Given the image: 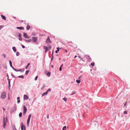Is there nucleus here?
I'll return each mask as SVG.
<instances>
[{
    "label": "nucleus",
    "instance_id": "nucleus-17",
    "mask_svg": "<svg viewBox=\"0 0 130 130\" xmlns=\"http://www.w3.org/2000/svg\"><path fill=\"white\" fill-rule=\"evenodd\" d=\"M47 93L48 92L46 91V92L43 93L42 94V96H43L45 95H46L47 94Z\"/></svg>",
    "mask_w": 130,
    "mask_h": 130
},
{
    "label": "nucleus",
    "instance_id": "nucleus-33",
    "mask_svg": "<svg viewBox=\"0 0 130 130\" xmlns=\"http://www.w3.org/2000/svg\"><path fill=\"white\" fill-rule=\"evenodd\" d=\"M127 111H124L123 113L124 114H127Z\"/></svg>",
    "mask_w": 130,
    "mask_h": 130
},
{
    "label": "nucleus",
    "instance_id": "nucleus-34",
    "mask_svg": "<svg viewBox=\"0 0 130 130\" xmlns=\"http://www.w3.org/2000/svg\"><path fill=\"white\" fill-rule=\"evenodd\" d=\"M2 56L4 57V58H5L6 57V55L5 54H3L2 55Z\"/></svg>",
    "mask_w": 130,
    "mask_h": 130
},
{
    "label": "nucleus",
    "instance_id": "nucleus-36",
    "mask_svg": "<svg viewBox=\"0 0 130 130\" xmlns=\"http://www.w3.org/2000/svg\"><path fill=\"white\" fill-rule=\"evenodd\" d=\"M38 76H36V77H35V80H37V79Z\"/></svg>",
    "mask_w": 130,
    "mask_h": 130
},
{
    "label": "nucleus",
    "instance_id": "nucleus-30",
    "mask_svg": "<svg viewBox=\"0 0 130 130\" xmlns=\"http://www.w3.org/2000/svg\"><path fill=\"white\" fill-rule=\"evenodd\" d=\"M16 55L17 56H18L19 55V53L18 52H17Z\"/></svg>",
    "mask_w": 130,
    "mask_h": 130
},
{
    "label": "nucleus",
    "instance_id": "nucleus-50",
    "mask_svg": "<svg viewBox=\"0 0 130 130\" xmlns=\"http://www.w3.org/2000/svg\"><path fill=\"white\" fill-rule=\"evenodd\" d=\"M78 57L80 58H81L80 56H78Z\"/></svg>",
    "mask_w": 130,
    "mask_h": 130
},
{
    "label": "nucleus",
    "instance_id": "nucleus-7",
    "mask_svg": "<svg viewBox=\"0 0 130 130\" xmlns=\"http://www.w3.org/2000/svg\"><path fill=\"white\" fill-rule=\"evenodd\" d=\"M37 38H36L35 37H34L32 38V41L34 42H35L37 41Z\"/></svg>",
    "mask_w": 130,
    "mask_h": 130
},
{
    "label": "nucleus",
    "instance_id": "nucleus-8",
    "mask_svg": "<svg viewBox=\"0 0 130 130\" xmlns=\"http://www.w3.org/2000/svg\"><path fill=\"white\" fill-rule=\"evenodd\" d=\"M23 36L24 37L27 39H29L30 38V37L27 35L26 33H24Z\"/></svg>",
    "mask_w": 130,
    "mask_h": 130
},
{
    "label": "nucleus",
    "instance_id": "nucleus-26",
    "mask_svg": "<svg viewBox=\"0 0 130 130\" xmlns=\"http://www.w3.org/2000/svg\"><path fill=\"white\" fill-rule=\"evenodd\" d=\"M30 65V63H28V64L27 65V66L26 67V69H27L28 68V67L29 66V65Z\"/></svg>",
    "mask_w": 130,
    "mask_h": 130
},
{
    "label": "nucleus",
    "instance_id": "nucleus-53",
    "mask_svg": "<svg viewBox=\"0 0 130 130\" xmlns=\"http://www.w3.org/2000/svg\"><path fill=\"white\" fill-rule=\"evenodd\" d=\"M51 67H52V68H53V66L52 65L51 66Z\"/></svg>",
    "mask_w": 130,
    "mask_h": 130
},
{
    "label": "nucleus",
    "instance_id": "nucleus-43",
    "mask_svg": "<svg viewBox=\"0 0 130 130\" xmlns=\"http://www.w3.org/2000/svg\"><path fill=\"white\" fill-rule=\"evenodd\" d=\"M22 47L23 48H24L25 47L23 45H22Z\"/></svg>",
    "mask_w": 130,
    "mask_h": 130
},
{
    "label": "nucleus",
    "instance_id": "nucleus-39",
    "mask_svg": "<svg viewBox=\"0 0 130 130\" xmlns=\"http://www.w3.org/2000/svg\"><path fill=\"white\" fill-rule=\"evenodd\" d=\"M3 27V26L1 25L0 26V30L1 29V28H2Z\"/></svg>",
    "mask_w": 130,
    "mask_h": 130
},
{
    "label": "nucleus",
    "instance_id": "nucleus-5",
    "mask_svg": "<svg viewBox=\"0 0 130 130\" xmlns=\"http://www.w3.org/2000/svg\"><path fill=\"white\" fill-rule=\"evenodd\" d=\"M85 56L87 59H88L89 61H91V59L89 55H85Z\"/></svg>",
    "mask_w": 130,
    "mask_h": 130
},
{
    "label": "nucleus",
    "instance_id": "nucleus-1",
    "mask_svg": "<svg viewBox=\"0 0 130 130\" xmlns=\"http://www.w3.org/2000/svg\"><path fill=\"white\" fill-rule=\"evenodd\" d=\"M7 122V118L6 117L5 118H3V127L5 128V127L6 123Z\"/></svg>",
    "mask_w": 130,
    "mask_h": 130
},
{
    "label": "nucleus",
    "instance_id": "nucleus-45",
    "mask_svg": "<svg viewBox=\"0 0 130 130\" xmlns=\"http://www.w3.org/2000/svg\"><path fill=\"white\" fill-rule=\"evenodd\" d=\"M75 92L74 93H73V94H71V95H73V94H75Z\"/></svg>",
    "mask_w": 130,
    "mask_h": 130
},
{
    "label": "nucleus",
    "instance_id": "nucleus-38",
    "mask_svg": "<svg viewBox=\"0 0 130 130\" xmlns=\"http://www.w3.org/2000/svg\"><path fill=\"white\" fill-rule=\"evenodd\" d=\"M8 84H10V80L9 79H8Z\"/></svg>",
    "mask_w": 130,
    "mask_h": 130
},
{
    "label": "nucleus",
    "instance_id": "nucleus-41",
    "mask_svg": "<svg viewBox=\"0 0 130 130\" xmlns=\"http://www.w3.org/2000/svg\"><path fill=\"white\" fill-rule=\"evenodd\" d=\"M20 102V100H18L17 101V102L18 103Z\"/></svg>",
    "mask_w": 130,
    "mask_h": 130
},
{
    "label": "nucleus",
    "instance_id": "nucleus-22",
    "mask_svg": "<svg viewBox=\"0 0 130 130\" xmlns=\"http://www.w3.org/2000/svg\"><path fill=\"white\" fill-rule=\"evenodd\" d=\"M9 64H10V67H12V62H11V60H10L9 61Z\"/></svg>",
    "mask_w": 130,
    "mask_h": 130
},
{
    "label": "nucleus",
    "instance_id": "nucleus-54",
    "mask_svg": "<svg viewBox=\"0 0 130 130\" xmlns=\"http://www.w3.org/2000/svg\"><path fill=\"white\" fill-rule=\"evenodd\" d=\"M76 48L77 47V46L76 45Z\"/></svg>",
    "mask_w": 130,
    "mask_h": 130
},
{
    "label": "nucleus",
    "instance_id": "nucleus-23",
    "mask_svg": "<svg viewBox=\"0 0 130 130\" xmlns=\"http://www.w3.org/2000/svg\"><path fill=\"white\" fill-rule=\"evenodd\" d=\"M51 75L50 73L49 72L47 73L46 74L48 76H49Z\"/></svg>",
    "mask_w": 130,
    "mask_h": 130
},
{
    "label": "nucleus",
    "instance_id": "nucleus-55",
    "mask_svg": "<svg viewBox=\"0 0 130 130\" xmlns=\"http://www.w3.org/2000/svg\"><path fill=\"white\" fill-rule=\"evenodd\" d=\"M66 52H67V50H66Z\"/></svg>",
    "mask_w": 130,
    "mask_h": 130
},
{
    "label": "nucleus",
    "instance_id": "nucleus-10",
    "mask_svg": "<svg viewBox=\"0 0 130 130\" xmlns=\"http://www.w3.org/2000/svg\"><path fill=\"white\" fill-rule=\"evenodd\" d=\"M28 97L27 95H24V98L26 100H27L28 99Z\"/></svg>",
    "mask_w": 130,
    "mask_h": 130
},
{
    "label": "nucleus",
    "instance_id": "nucleus-29",
    "mask_svg": "<svg viewBox=\"0 0 130 130\" xmlns=\"http://www.w3.org/2000/svg\"><path fill=\"white\" fill-rule=\"evenodd\" d=\"M22 113L21 112L19 114V116L20 117H22Z\"/></svg>",
    "mask_w": 130,
    "mask_h": 130
},
{
    "label": "nucleus",
    "instance_id": "nucleus-52",
    "mask_svg": "<svg viewBox=\"0 0 130 130\" xmlns=\"http://www.w3.org/2000/svg\"><path fill=\"white\" fill-rule=\"evenodd\" d=\"M63 64H62L61 65V67H62L63 66Z\"/></svg>",
    "mask_w": 130,
    "mask_h": 130
},
{
    "label": "nucleus",
    "instance_id": "nucleus-19",
    "mask_svg": "<svg viewBox=\"0 0 130 130\" xmlns=\"http://www.w3.org/2000/svg\"><path fill=\"white\" fill-rule=\"evenodd\" d=\"M29 71L28 70H27L25 72V74L26 75L28 74V73L29 72Z\"/></svg>",
    "mask_w": 130,
    "mask_h": 130
},
{
    "label": "nucleus",
    "instance_id": "nucleus-47",
    "mask_svg": "<svg viewBox=\"0 0 130 130\" xmlns=\"http://www.w3.org/2000/svg\"><path fill=\"white\" fill-rule=\"evenodd\" d=\"M77 56L76 55V56H75V57H74V58H75L77 57Z\"/></svg>",
    "mask_w": 130,
    "mask_h": 130
},
{
    "label": "nucleus",
    "instance_id": "nucleus-40",
    "mask_svg": "<svg viewBox=\"0 0 130 130\" xmlns=\"http://www.w3.org/2000/svg\"><path fill=\"white\" fill-rule=\"evenodd\" d=\"M61 66H60V68H59V70L60 71H61V70H62V68H61Z\"/></svg>",
    "mask_w": 130,
    "mask_h": 130
},
{
    "label": "nucleus",
    "instance_id": "nucleus-2",
    "mask_svg": "<svg viewBox=\"0 0 130 130\" xmlns=\"http://www.w3.org/2000/svg\"><path fill=\"white\" fill-rule=\"evenodd\" d=\"M6 97V93L5 92H3L1 95V97L2 99H4Z\"/></svg>",
    "mask_w": 130,
    "mask_h": 130
},
{
    "label": "nucleus",
    "instance_id": "nucleus-15",
    "mask_svg": "<svg viewBox=\"0 0 130 130\" xmlns=\"http://www.w3.org/2000/svg\"><path fill=\"white\" fill-rule=\"evenodd\" d=\"M25 41L27 42H30L31 41V39L29 40H25Z\"/></svg>",
    "mask_w": 130,
    "mask_h": 130
},
{
    "label": "nucleus",
    "instance_id": "nucleus-35",
    "mask_svg": "<svg viewBox=\"0 0 130 130\" xmlns=\"http://www.w3.org/2000/svg\"><path fill=\"white\" fill-rule=\"evenodd\" d=\"M51 46L50 45L49 46V47H48V50H50V49H51Z\"/></svg>",
    "mask_w": 130,
    "mask_h": 130
},
{
    "label": "nucleus",
    "instance_id": "nucleus-18",
    "mask_svg": "<svg viewBox=\"0 0 130 130\" xmlns=\"http://www.w3.org/2000/svg\"><path fill=\"white\" fill-rule=\"evenodd\" d=\"M30 28V26L29 25H28L26 27V29L27 30H29Z\"/></svg>",
    "mask_w": 130,
    "mask_h": 130
},
{
    "label": "nucleus",
    "instance_id": "nucleus-21",
    "mask_svg": "<svg viewBox=\"0 0 130 130\" xmlns=\"http://www.w3.org/2000/svg\"><path fill=\"white\" fill-rule=\"evenodd\" d=\"M59 51V47L57 48V50H56L55 51L56 53H58V52Z\"/></svg>",
    "mask_w": 130,
    "mask_h": 130
},
{
    "label": "nucleus",
    "instance_id": "nucleus-42",
    "mask_svg": "<svg viewBox=\"0 0 130 130\" xmlns=\"http://www.w3.org/2000/svg\"><path fill=\"white\" fill-rule=\"evenodd\" d=\"M83 61H84V60H83V58H80Z\"/></svg>",
    "mask_w": 130,
    "mask_h": 130
},
{
    "label": "nucleus",
    "instance_id": "nucleus-16",
    "mask_svg": "<svg viewBox=\"0 0 130 130\" xmlns=\"http://www.w3.org/2000/svg\"><path fill=\"white\" fill-rule=\"evenodd\" d=\"M12 49L14 52H15L16 51V49L15 47H12Z\"/></svg>",
    "mask_w": 130,
    "mask_h": 130
},
{
    "label": "nucleus",
    "instance_id": "nucleus-11",
    "mask_svg": "<svg viewBox=\"0 0 130 130\" xmlns=\"http://www.w3.org/2000/svg\"><path fill=\"white\" fill-rule=\"evenodd\" d=\"M16 28L18 29L22 30L24 28L23 27H17Z\"/></svg>",
    "mask_w": 130,
    "mask_h": 130
},
{
    "label": "nucleus",
    "instance_id": "nucleus-3",
    "mask_svg": "<svg viewBox=\"0 0 130 130\" xmlns=\"http://www.w3.org/2000/svg\"><path fill=\"white\" fill-rule=\"evenodd\" d=\"M31 116V114H30L29 115V117L28 118L27 121V126H28L29 125L30 118Z\"/></svg>",
    "mask_w": 130,
    "mask_h": 130
},
{
    "label": "nucleus",
    "instance_id": "nucleus-6",
    "mask_svg": "<svg viewBox=\"0 0 130 130\" xmlns=\"http://www.w3.org/2000/svg\"><path fill=\"white\" fill-rule=\"evenodd\" d=\"M46 42L47 43H49L51 42L49 36L48 37V38L46 39Z\"/></svg>",
    "mask_w": 130,
    "mask_h": 130
},
{
    "label": "nucleus",
    "instance_id": "nucleus-20",
    "mask_svg": "<svg viewBox=\"0 0 130 130\" xmlns=\"http://www.w3.org/2000/svg\"><path fill=\"white\" fill-rule=\"evenodd\" d=\"M12 126L13 127V130H17L15 128V126L14 125H13Z\"/></svg>",
    "mask_w": 130,
    "mask_h": 130
},
{
    "label": "nucleus",
    "instance_id": "nucleus-9",
    "mask_svg": "<svg viewBox=\"0 0 130 130\" xmlns=\"http://www.w3.org/2000/svg\"><path fill=\"white\" fill-rule=\"evenodd\" d=\"M25 129L26 128L25 126L23 125V124H22L21 127V130H25Z\"/></svg>",
    "mask_w": 130,
    "mask_h": 130
},
{
    "label": "nucleus",
    "instance_id": "nucleus-4",
    "mask_svg": "<svg viewBox=\"0 0 130 130\" xmlns=\"http://www.w3.org/2000/svg\"><path fill=\"white\" fill-rule=\"evenodd\" d=\"M27 109L26 107L25 106H23V114L24 115H25L26 112L27 111Z\"/></svg>",
    "mask_w": 130,
    "mask_h": 130
},
{
    "label": "nucleus",
    "instance_id": "nucleus-51",
    "mask_svg": "<svg viewBox=\"0 0 130 130\" xmlns=\"http://www.w3.org/2000/svg\"><path fill=\"white\" fill-rule=\"evenodd\" d=\"M23 20H22L20 22H23Z\"/></svg>",
    "mask_w": 130,
    "mask_h": 130
},
{
    "label": "nucleus",
    "instance_id": "nucleus-24",
    "mask_svg": "<svg viewBox=\"0 0 130 130\" xmlns=\"http://www.w3.org/2000/svg\"><path fill=\"white\" fill-rule=\"evenodd\" d=\"M66 126H64L62 129V130H66Z\"/></svg>",
    "mask_w": 130,
    "mask_h": 130
},
{
    "label": "nucleus",
    "instance_id": "nucleus-46",
    "mask_svg": "<svg viewBox=\"0 0 130 130\" xmlns=\"http://www.w3.org/2000/svg\"><path fill=\"white\" fill-rule=\"evenodd\" d=\"M19 99H20V98H19V97H18V98H17V99H18V100Z\"/></svg>",
    "mask_w": 130,
    "mask_h": 130
},
{
    "label": "nucleus",
    "instance_id": "nucleus-44",
    "mask_svg": "<svg viewBox=\"0 0 130 130\" xmlns=\"http://www.w3.org/2000/svg\"><path fill=\"white\" fill-rule=\"evenodd\" d=\"M49 116L48 115H47V118L48 119L49 118Z\"/></svg>",
    "mask_w": 130,
    "mask_h": 130
},
{
    "label": "nucleus",
    "instance_id": "nucleus-31",
    "mask_svg": "<svg viewBox=\"0 0 130 130\" xmlns=\"http://www.w3.org/2000/svg\"><path fill=\"white\" fill-rule=\"evenodd\" d=\"M18 77H19V78H24V77L23 76V75H21V76H19Z\"/></svg>",
    "mask_w": 130,
    "mask_h": 130
},
{
    "label": "nucleus",
    "instance_id": "nucleus-25",
    "mask_svg": "<svg viewBox=\"0 0 130 130\" xmlns=\"http://www.w3.org/2000/svg\"><path fill=\"white\" fill-rule=\"evenodd\" d=\"M91 64L92 67H93L94 66V62H92L91 63Z\"/></svg>",
    "mask_w": 130,
    "mask_h": 130
},
{
    "label": "nucleus",
    "instance_id": "nucleus-14",
    "mask_svg": "<svg viewBox=\"0 0 130 130\" xmlns=\"http://www.w3.org/2000/svg\"><path fill=\"white\" fill-rule=\"evenodd\" d=\"M43 47L44 48V49H45V53H46L47 51L48 48L47 47L45 46H43Z\"/></svg>",
    "mask_w": 130,
    "mask_h": 130
},
{
    "label": "nucleus",
    "instance_id": "nucleus-27",
    "mask_svg": "<svg viewBox=\"0 0 130 130\" xmlns=\"http://www.w3.org/2000/svg\"><path fill=\"white\" fill-rule=\"evenodd\" d=\"M76 81L77 83L79 84L80 82V80H76Z\"/></svg>",
    "mask_w": 130,
    "mask_h": 130
},
{
    "label": "nucleus",
    "instance_id": "nucleus-49",
    "mask_svg": "<svg viewBox=\"0 0 130 130\" xmlns=\"http://www.w3.org/2000/svg\"><path fill=\"white\" fill-rule=\"evenodd\" d=\"M9 86H10V84H8Z\"/></svg>",
    "mask_w": 130,
    "mask_h": 130
},
{
    "label": "nucleus",
    "instance_id": "nucleus-37",
    "mask_svg": "<svg viewBox=\"0 0 130 130\" xmlns=\"http://www.w3.org/2000/svg\"><path fill=\"white\" fill-rule=\"evenodd\" d=\"M51 91L50 89H48V90H47V91H47V92L48 93V92L49 91Z\"/></svg>",
    "mask_w": 130,
    "mask_h": 130
},
{
    "label": "nucleus",
    "instance_id": "nucleus-13",
    "mask_svg": "<svg viewBox=\"0 0 130 130\" xmlns=\"http://www.w3.org/2000/svg\"><path fill=\"white\" fill-rule=\"evenodd\" d=\"M1 16L3 20H6V17L3 15H1Z\"/></svg>",
    "mask_w": 130,
    "mask_h": 130
},
{
    "label": "nucleus",
    "instance_id": "nucleus-28",
    "mask_svg": "<svg viewBox=\"0 0 130 130\" xmlns=\"http://www.w3.org/2000/svg\"><path fill=\"white\" fill-rule=\"evenodd\" d=\"M11 68H12L15 71H19L18 70H16L15 69V68H14L13 67V66H12V67H11Z\"/></svg>",
    "mask_w": 130,
    "mask_h": 130
},
{
    "label": "nucleus",
    "instance_id": "nucleus-12",
    "mask_svg": "<svg viewBox=\"0 0 130 130\" xmlns=\"http://www.w3.org/2000/svg\"><path fill=\"white\" fill-rule=\"evenodd\" d=\"M19 39L20 41L22 40V39H21V35L20 34H19Z\"/></svg>",
    "mask_w": 130,
    "mask_h": 130
},
{
    "label": "nucleus",
    "instance_id": "nucleus-48",
    "mask_svg": "<svg viewBox=\"0 0 130 130\" xmlns=\"http://www.w3.org/2000/svg\"><path fill=\"white\" fill-rule=\"evenodd\" d=\"M81 77V76H80L78 78V79H79Z\"/></svg>",
    "mask_w": 130,
    "mask_h": 130
},
{
    "label": "nucleus",
    "instance_id": "nucleus-32",
    "mask_svg": "<svg viewBox=\"0 0 130 130\" xmlns=\"http://www.w3.org/2000/svg\"><path fill=\"white\" fill-rule=\"evenodd\" d=\"M63 100L65 101H67V99L66 98H64L63 99Z\"/></svg>",
    "mask_w": 130,
    "mask_h": 130
}]
</instances>
